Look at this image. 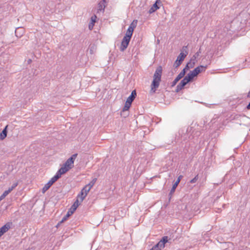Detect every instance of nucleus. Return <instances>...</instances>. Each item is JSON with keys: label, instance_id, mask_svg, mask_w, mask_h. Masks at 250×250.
I'll use <instances>...</instances> for the list:
<instances>
[{"label": "nucleus", "instance_id": "f257e3e1", "mask_svg": "<svg viewBox=\"0 0 250 250\" xmlns=\"http://www.w3.org/2000/svg\"><path fill=\"white\" fill-rule=\"evenodd\" d=\"M229 104L232 108L250 109V102L247 104L244 94L240 95L236 98H233L232 100H230Z\"/></svg>", "mask_w": 250, "mask_h": 250}, {"label": "nucleus", "instance_id": "f03ea898", "mask_svg": "<svg viewBox=\"0 0 250 250\" xmlns=\"http://www.w3.org/2000/svg\"><path fill=\"white\" fill-rule=\"evenodd\" d=\"M162 67L161 66H158L154 74L153 77V80L151 84V91L153 92H155L156 89L160 85V82L161 80L162 74Z\"/></svg>", "mask_w": 250, "mask_h": 250}, {"label": "nucleus", "instance_id": "7ed1b4c3", "mask_svg": "<svg viewBox=\"0 0 250 250\" xmlns=\"http://www.w3.org/2000/svg\"><path fill=\"white\" fill-rule=\"evenodd\" d=\"M77 155V153L73 154L70 158L66 160L59 170L63 174L71 169L74 166V162Z\"/></svg>", "mask_w": 250, "mask_h": 250}, {"label": "nucleus", "instance_id": "20e7f679", "mask_svg": "<svg viewBox=\"0 0 250 250\" xmlns=\"http://www.w3.org/2000/svg\"><path fill=\"white\" fill-rule=\"evenodd\" d=\"M137 93L136 92V91L135 90H133L131 92V94L127 98L124 107L122 109H129L131 106L132 102L135 99Z\"/></svg>", "mask_w": 250, "mask_h": 250}, {"label": "nucleus", "instance_id": "39448f33", "mask_svg": "<svg viewBox=\"0 0 250 250\" xmlns=\"http://www.w3.org/2000/svg\"><path fill=\"white\" fill-rule=\"evenodd\" d=\"M188 54V52L186 50H185V53L183 51L181 52L179 55L177 56V58L174 63L173 66L175 68H177L179 66H180Z\"/></svg>", "mask_w": 250, "mask_h": 250}, {"label": "nucleus", "instance_id": "423d86ee", "mask_svg": "<svg viewBox=\"0 0 250 250\" xmlns=\"http://www.w3.org/2000/svg\"><path fill=\"white\" fill-rule=\"evenodd\" d=\"M131 38V37L129 36V35L128 36L125 34L122 41L121 46L120 47V49L121 51H124L126 49L129 44Z\"/></svg>", "mask_w": 250, "mask_h": 250}, {"label": "nucleus", "instance_id": "0eeeda50", "mask_svg": "<svg viewBox=\"0 0 250 250\" xmlns=\"http://www.w3.org/2000/svg\"><path fill=\"white\" fill-rule=\"evenodd\" d=\"M137 20H134L128 27L125 35L132 37L134 28L136 27Z\"/></svg>", "mask_w": 250, "mask_h": 250}, {"label": "nucleus", "instance_id": "6e6552de", "mask_svg": "<svg viewBox=\"0 0 250 250\" xmlns=\"http://www.w3.org/2000/svg\"><path fill=\"white\" fill-rule=\"evenodd\" d=\"M161 3V0H156L155 2L151 6L148 10L149 14H152L160 8V4Z\"/></svg>", "mask_w": 250, "mask_h": 250}, {"label": "nucleus", "instance_id": "1a4fd4ad", "mask_svg": "<svg viewBox=\"0 0 250 250\" xmlns=\"http://www.w3.org/2000/svg\"><path fill=\"white\" fill-rule=\"evenodd\" d=\"M18 186V183H14L12 186L0 196V201L2 200L13 189Z\"/></svg>", "mask_w": 250, "mask_h": 250}, {"label": "nucleus", "instance_id": "9d476101", "mask_svg": "<svg viewBox=\"0 0 250 250\" xmlns=\"http://www.w3.org/2000/svg\"><path fill=\"white\" fill-rule=\"evenodd\" d=\"M208 67V65H200L196 67H195L193 70L194 73L195 74L196 76L200 73L202 72H205L206 69Z\"/></svg>", "mask_w": 250, "mask_h": 250}, {"label": "nucleus", "instance_id": "9b49d317", "mask_svg": "<svg viewBox=\"0 0 250 250\" xmlns=\"http://www.w3.org/2000/svg\"><path fill=\"white\" fill-rule=\"evenodd\" d=\"M62 174H63L58 170L55 175L51 178L49 182L51 183V184L53 185L59 178L61 177V175Z\"/></svg>", "mask_w": 250, "mask_h": 250}, {"label": "nucleus", "instance_id": "f8f14e48", "mask_svg": "<svg viewBox=\"0 0 250 250\" xmlns=\"http://www.w3.org/2000/svg\"><path fill=\"white\" fill-rule=\"evenodd\" d=\"M165 247V244L162 241H160L156 245L154 246L150 250H161Z\"/></svg>", "mask_w": 250, "mask_h": 250}, {"label": "nucleus", "instance_id": "ddd939ff", "mask_svg": "<svg viewBox=\"0 0 250 250\" xmlns=\"http://www.w3.org/2000/svg\"><path fill=\"white\" fill-rule=\"evenodd\" d=\"M196 76V75L194 73L193 71L192 70L190 71L185 77L189 81V82H190L192 81L194 78Z\"/></svg>", "mask_w": 250, "mask_h": 250}, {"label": "nucleus", "instance_id": "4468645a", "mask_svg": "<svg viewBox=\"0 0 250 250\" xmlns=\"http://www.w3.org/2000/svg\"><path fill=\"white\" fill-rule=\"evenodd\" d=\"M105 0H101L99 3H98V10L100 11H103V12L104 11L105 8Z\"/></svg>", "mask_w": 250, "mask_h": 250}, {"label": "nucleus", "instance_id": "2eb2a0df", "mask_svg": "<svg viewBox=\"0 0 250 250\" xmlns=\"http://www.w3.org/2000/svg\"><path fill=\"white\" fill-rule=\"evenodd\" d=\"M10 228V224L9 223H6L5 225L3 226L0 228V231H1L3 234L6 232Z\"/></svg>", "mask_w": 250, "mask_h": 250}, {"label": "nucleus", "instance_id": "dca6fc26", "mask_svg": "<svg viewBox=\"0 0 250 250\" xmlns=\"http://www.w3.org/2000/svg\"><path fill=\"white\" fill-rule=\"evenodd\" d=\"M86 196H85L84 193H83V192L81 191V192L78 194L77 197V200L76 201H78V203L80 204L83 201V200L84 199Z\"/></svg>", "mask_w": 250, "mask_h": 250}, {"label": "nucleus", "instance_id": "f3484780", "mask_svg": "<svg viewBox=\"0 0 250 250\" xmlns=\"http://www.w3.org/2000/svg\"><path fill=\"white\" fill-rule=\"evenodd\" d=\"M80 203H78V201H75L71 208L70 210L71 211V214H73V212L76 210L77 208L80 205Z\"/></svg>", "mask_w": 250, "mask_h": 250}, {"label": "nucleus", "instance_id": "a211bd4d", "mask_svg": "<svg viewBox=\"0 0 250 250\" xmlns=\"http://www.w3.org/2000/svg\"><path fill=\"white\" fill-rule=\"evenodd\" d=\"M182 177V176L180 175V176L178 177V179L176 180V181L175 182V183L173 185V186H172V188H171V190H170V193H172V192H174V191H175V189H176V188H177V187L178 185L179 184V182H180V180H181V177Z\"/></svg>", "mask_w": 250, "mask_h": 250}, {"label": "nucleus", "instance_id": "6ab92c4d", "mask_svg": "<svg viewBox=\"0 0 250 250\" xmlns=\"http://www.w3.org/2000/svg\"><path fill=\"white\" fill-rule=\"evenodd\" d=\"M7 125L5 126L4 129L2 130V131L0 133V140H3L7 136Z\"/></svg>", "mask_w": 250, "mask_h": 250}, {"label": "nucleus", "instance_id": "aec40b11", "mask_svg": "<svg viewBox=\"0 0 250 250\" xmlns=\"http://www.w3.org/2000/svg\"><path fill=\"white\" fill-rule=\"evenodd\" d=\"M197 62V56L196 55H193L190 59L189 61L188 62L193 67L194 66L195 63Z\"/></svg>", "mask_w": 250, "mask_h": 250}, {"label": "nucleus", "instance_id": "412c9836", "mask_svg": "<svg viewBox=\"0 0 250 250\" xmlns=\"http://www.w3.org/2000/svg\"><path fill=\"white\" fill-rule=\"evenodd\" d=\"M91 188L88 187V186L85 185L83 189L81 190V192H83L84 193L85 196H87L88 193L90 190Z\"/></svg>", "mask_w": 250, "mask_h": 250}, {"label": "nucleus", "instance_id": "4be33fe9", "mask_svg": "<svg viewBox=\"0 0 250 250\" xmlns=\"http://www.w3.org/2000/svg\"><path fill=\"white\" fill-rule=\"evenodd\" d=\"M52 185L51 184V183L48 181V183H46L43 187L42 189V193H44L45 192H46Z\"/></svg>", "mask_w": 250, "mask_h": 250}, {"label": "nucleus", "instance_id": "5701e85b", "mask_svg": "<svg viewBox=\"0 0 250 250\" xmlns=\"http://www.w3.org/2000/svg\"><path fill=\"white\" fill-rule=\"evenodd\" d=\"M189 83V81L185 77H184L179 83L184 87Z\"/></svg>", "mask_w": 250, "mask_h": 250}, {"label": "nucleus", "instance_id": "b1692460", "mask_svg": "<svg viewBox=\"0 0 250 250\" xmlns=\"http://www.w3.org/2000/svg\"><path fill=\"white\" fill-rule=\"evenodd\" d=\"M96 181H97V178H95L93 179L88 184H87L86 185L88 186V187H89L91 189V188L93 187V186L95 184Z\"/></svg>", "mask_w": 250, "mask_h": 250}, {"label": "nucleus", "instance_id": "393cba45", "mask_svg": "<svg viewBox=\"0 0 250 250\" xmlns=\"http://www.w3.org/2000/svg\"><path fill=\"white\" fill-rule=\"evenodd\" d=\"M129 110H121L120 113V115L121 116L123 117H125L129 115Z\"/></svg>", "mask_w": 250, "mask_h": 250}, {"label": "nucleus", "instance_id": "a878e982", "mask_svg": "<svg viewBox=\"0 0 250 250\" xmlns=\"http://www.w3.org/2000/svg\"><path fill=\"white\" fill-rule=\"evenodd\" d=\"M97 19V17L95 15H94V16H92L91 18V21H90V24H92V28H93L95 22H96V20Z\"/></svg>", "mask_w": 250, "mask_h": 250}, {"label": "nucleus", "instance_id": "bb28decb", "mask_svg": "<svg viewBox=\"0 0 250 250\" xmlns=\"http://www.w3.org/2000/svg\"><path fill=\"white\" fill-rule=\"evenodd\" d=\"M193 67L192 65H191V64H190L188 62H187L185 67L183 69V70L186 72H187L188 70L190 68H192Z\"/></svg>", "mask_w": 250, "mask_h": 250}, {"label": "nucleus", "instance_id": "cd10ccee", "mask_svg": "<svg viewBox=\"0 0 250 250\" xmlns=\"http://www.w3.org/2000/svg\"><path fill=\"white\" fill-rule=\"evenodd\" d=\"M184 87L181 85L180 83H178V84L177 85L175 92L176 93L179 92L180 90H181L182 89H183Z\"/></svg>", "mask_w": 250, "mask_h": 250}, {"label": "nucleus", "instance_id": "c85d7f7f", "mask_svg": "<svg viewBox=\"0 0 250 250\" xmlns=\"http://www.w3.org/2000/svg\"><path fill=\"white\" fill-rule=\"evenodd\" d=\"M179 80H180L178 78L176 77L174 79V80H173V81L172 82L171 84V87L174 86L177 84V83L178 82V81Z\"/></svg>", "mask_w": 250, "mask_h": 250}, {"label": "nucleus", "instance_id": "c756f323", "mask_svg": "<svg viewBox=\"0 0 250 250\" xmlns=\"http://www.w3.org/2000/svg\"><path fill=\"white\" fill-rule=\"evenodd\" d=\"M161 241H162L163 242H164V243L165 244L168 241L167 236L163 237Z\"/></svg>", "mask_w": 250, "mask_h": 250}, {"label": "nucleus", "instance_id": "7c9ffc66", "mask_svg": "<svg viewBox=\"0 0 250 250\" xmlns=\"http://www.w3.org/2000/svg\"><path fill=\"white\" fill-rule=\"evenodd\" d=\"M94 48H95V47H94V45L90 46L89 49V52H90V54H92L93 53V50L94 49Z\"/></svg>", "mask_w": 250, "mask_h": 250}, {"label": "nucleus", "instance_id": "2f4dec72", "mask_svg": "<svg viewBox=\"0 0 250 250\" xmlns=\"http://www.w3.org/2000/svg\"><path fill=\"white\" fill-rule=\"evenodd\" d=\"M198 179V176H196L193 179L190 180V182L191 183H195Z\"/></svg>", "mask_w": 250, "mask_h": 250}, {"label": "nucleus", "instance_id": "473e14b6", "mask_svg": "<svg viewBox=\"0 0 250 250\" xmlns=\"http://www.w3.org/2000/svg\"><path fill=\"white\" fill-rule=\"evenodd\" d=\"M214 104H206V106L208 108H214V107H212V105H214Z\"/></svg>", "mask_w": 250, "mask_h": 250}, {"label": "nucleus", "instance_id": "72a5a7b5", "mask_svg": "<svg viewBox=\"0 0 250 250\" xmlns=\"http://www.w3.org/2000/svg\"><path fill=\"white\" fill-rule=\"evenodd\" d=\"M186 72L184 71L183 70H182L180 72V74L182 76V77L184 78V76L185 75Z\"/></svg>", "mask_w": 250, "mask_h": 250}, {"label": "nucleus", "instance_id": "f704fd0d", "mask_svg": "<svg viewBox=\"0 0 250 250\" xmlns=\"http://www.w3.org/2000/svg\"><path fill=\"white\" fill-rule=\"evenodd\" d=\"M18 29H19V28H17V29H16V30H15V35H16V36L17 37H20L21 36V34H20L19 35H18V31H17V30H18Z\"/></svg>", "mask_w": 250, "mask_h": 250}, {"label": "nucleus", "instance_id": "c9c22d12", "mask_svg": "<svg viewBox=\"0 0 250 250\" xmlns=\"http://www.w3.org/2000/svg\"><path fill=\"white\" fill-rule=\"evenodd\" d=\"M68 217H67V215H66L62 220V221H61V223H62L63 222H64V221H65L67 218H68Z\"/></svg>", "mask_w": 250, "mask_h": 250}, {"label": "nucleus", "instance_id": "e433bc0d", "mask_svg": "<svg viewBox=\"0 0 250 250\" xmlns=\"http://www.w3.org/2000/svg\"><path fill=\"white\" fill-rule=\"evenodd\" d=\"M176 77L178 78L179 80L183 78L180 73Z\"/></svg>", "mask_w": 250, "mask_h": 250}, {"label": "nucleus", "instance_id": "4c0bfd02", "mask_svg": "<svg viewBox=\"0 0 250 250\" xmlns=\"http://www.w3.org/2000/svg\"><path fill=\"white\" fill-rule=\"evenodd\" d=\"M72 214H71V211L69 210L68 212H67V213L66 214L67 215V217H69L70 215H71Z\"/></svg>", "mask_w": 250, "mask_h": 250}, {"label": "nucleus", "instance_id": "58836bf2", "mask_svg": "<svg viewBox=\"0 0 250 250\" xmlns=\"http://www.w3.org/2000/svg\"><path fill=\"white\" fill-rule=\"evenodd\" d=\"M200 53V51L197 52L194 55H196L197 57L199 56Z\"/></svg>", "mask_w": 250, "mask_h": 250}, {"label": "nucleus", "instance_id": "ea45409f", "mask_svg": "<svg viewBox=\"0 0 250 250\" xmlns=\"http://www.w3.org/2000/svg\"><path fill=\"white\" fill-rule=\"evenodd\" d=\"M247 97L248 98H250V90L248 92V93L247 94Z\"/></svg>", "mask_w": 250, "mask_h": 250}, {"label": "nucleus", "instance_id": "a19ab883", "mask_svg": "<svg viewBox=\"0 0 250 250\" xmlns=\"http://www.w3.org/2000/svg\"><path fill=\"white\" fill-rule=\"evenodd\" d=\"M89 28L90 29H92V28H92V24H90H90H89Z\"/></svg>", "mask_w": 250, "mask_h": 250}, {"label": "nucleus", "instance_id": "79ce46f5", "mask_svg": "<svg viewBox=\"0 0 250 250\" xmlns=\"http://www.w3.org/2000/svg\"><path fill=\"white\" fill-rule=\"evenodd\" d=\"M4 234L3 233L1 232V231H0V237L2 235H3Z\"/></svg>", "mask_w": 250, "mask_h": 250}, {"label": "nucleus", "instance_id": "37998d69", "mask_svg": "<svg viewBox=\"0 0 250 250\" xmlns=\"http://www.w3.org/2000/svg\"><path fill=\"white\" fill-rule=\"evenodd\" d=\"M229 245H231H231H232V244L231 243H229L228 244V246L229 247Z\"/></svg>", "mask_w": 250, "mask_h": 250}, {"label": "nucleus", "instance_id": "c03bdc74", "mask_svg": "<svg viewBox=\"0 0 250 250\" xmlns=\"http://www.w3.org/2000/svg\"><path fill=\"white\" fill-rule=\"evenodd\" d=\"M184 48H187V46H184L183 48V50L184 49Z\"/></svg>", "mask_w": 250, "mask_h": 250}, {"label": "nucleus", "instance_id": "a18cd8bd", "mask_svg": "<svg viewBox=\"0 0 250 250\" xmlns=\"http://www.w3.org/2000/svg\"><path fill=\"white\" fill-rule=\"evenodd\" d=\"M31 61V60L30 59H29V60H28V62H30Z\"/></svg>", "mask_w": 250, "mask_h": 250}, {"label": "nucleus", "instance_id": "49530a36", "mask_svg": "<svg viewBox=\"0 0 250 250\" xmlns=\"http://www.w3.org/2000/svg\"><path fill=\"white\" fill-rule=\"evenodd\" d=\"M30 99H31V98H30V97H29V98H28V100H30Z\"/></svg>", "mask_w": 250, "mask_h": 250}, {"label": "nucleus", "instance_id": "de8ad7c7", "mask_svg": "<svg viewBox=\"0 0 250 250\" xmlns=\"http://www.w3.org/2000/svg\"><path fill=\"white\" fill-rule=\"evenodd\" d=\"M225 250H228L227 249H226Z\"/></svg>", "mask_w": 250, "mask_h": 250}]
</instances>
